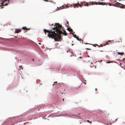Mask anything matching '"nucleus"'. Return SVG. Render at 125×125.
Listing matches in <instances>:
<instances>
[{
    "label": "nucleus",
    "mask_w": 125,
    "mask_h": 125,
    "mask_svg": "<svg viewBox=\"0 0 125 125\" xmlns=\"http://www.w3.org/2000/svg\"><path fill=\"white\" fill-rule=\"evenodd\" d=\"M61 26L57 24H56V27L54 28H55V31H47V32L48 33L47 34V37L49 38H51L54 39L55 41H58L61 40V35L62 34H64L65 36L67 35V33L64 31H61L59 29L61 27Z\"/></svg>",
    "instance_id": "nucleus-1"
},
{
    "label": "nucleus",
    "mask_w": 125,
    "mask_h": 125,
    "mask_svg": "<svg viewBox=\"0 0 125 125\" xmlns=\"http://www.w3.org/2000/svg\"><path fill=\"white\" fill-rule=\"evenodd\" d=\"M9 3V1L7 0H2V1L1 3L0 6H3L6 5Z\"/></svg>",
    "instance_id": "nucleus-2"
},
{
    "label": "nucleus",
    "mask_w": 125,
    "mask_h": 125,
    "mask_svg": "<svg viewBox=\"0 0 125 125\" xmlns=\"http://www.w3.org/2000/svg\"><path fill=\"white\" fill-rule=\"evenodd\" d=\"M113 6L117 7H120L121 8L124 7V5L118 2H117L113 4Z\"/></svg>",
    "instance_id": "nucleus-3"
},
{
    "label": "nucleus",
    "mask_w": 125,
    "mask_h": 125,
    "mask_svg": "<svg viewBox=\"0 0 125 125\" xmlns=\"http://www.w3.org/2000/svg\"><path fill=\"white\" fill-rule=\"evenodd\" d=\"M95 4H98L97 3H96L95 2H92L91 3H89V5H93Z\"/></svg>",
    "instance_id": "nucleus-4"
},
{
    "label": "nucleus",
    "mask_w": 125,
    "mask_h": 125,
    "mask_svg": "<svg viewBox=\"0 0 125 125\" xmlns=\"http://www.w3.org/2000/svg\"><path fill=\"white\" fill-rule=\"evenodd\" d=\"M63 116H70L71 117H72V116H71V115L70 114H64L63 115Z\"/></svg>",
    "instance_id": "nucleus-5"
},
{
    "label": "nucleus",
    "mask_w": 125,
    "mask_h": 125,
    "mask_svg": "<svg viewBox=\"0 0 125 125\" xmlns=\"http://www.w3.org/2000/svg\"><path fill=\"white\" fill-rule=\"evenodd\" d=\"M21 31V29H15V32L16 33H18V32L20 31Z\"/></svg>",
    "instance_id": "nucleus-6"
},
{
    "label": "nucleus",
    "mask_w": 125,
    "mask_h": 125,
    "mask_svg": "<svg viewBox=\"0 0 125 125\" xmlns=\"http://www.w3.org/2000/svg\"><path fill=\"white\" fill-rule=\"evenodd\" d=\"M83 5L85 6H88L89 5V3H88V2H87L86 4H84Z\"/></svg>",
    "instance_id": "nucleus-7"
},
{
    "label": "nucleus",
    "mask_w": 125,
    "mask_h": 125,
    "mask_svg": "<svg viewBox=\"0 0 125 125\" xmlns=\"http://www.w3.org/2000/svg\"><path fill=\"white\" fill-rule=\"evenodd\" d=\"M62 7H60L59 8L58 7H57V9H56V10H60L61 9H62Z\"/></svg>",
    "instance_id": "nucleus-8"
},
{
    "label": "nucleus",
    "mask_w": 125,
    "mask_h": 125,
    "mask_svg": "<svg viewBox=\"0 0 125 125\" xmlns=\"http://www.w3.org/2000/svg\"><path fill=\"white\" fill-rule=\"evenodd\" d=\"M67 29L69 31H72V30L71 29H70L69 28H67Z\"/></svg>",
    "instance_id": "nucleus-9"
},
{
    "label": "nucleus",
    "mask_w": 125,
    "mask_h": 125,
    "mask_svg": "<svg viewBox=\"0 0 125 125\" xmlns=\"http://www.w3.org/2000/svg\"><path fill=\"white\" fill-rule=\"evenodd\" d=\"M118 54H120L121 55H122V54H124V53H120L119 52H118Z\"/></svg>",
    "instance_id": "nucleus-10"
},
{
    "label": "nucleus",
    "mask_w": 125,
    "mask_h": 125,
    "mask_svg": "<svg viewBox=\"0 0 125 125\" xmlns=\"http://www.w3.org/2000/svg\"><path fill=\"white\" fill-rule=\"evenodd\" d=\"M73 35V36L76 39H77V38L76 37V35H73V33H72Z\"/></svg>",
    "instance_id": "nucleus-11"
},
{
    "label": "nucleus",
    "mask_w": 125,
    "mask_h": 125,
    "mask_svg": "<svg viewBox=\"0 0 125 125\" xmlns=\"http://www.w3.org/2000/svg\"><path fill=\"white\" fill-rule=\"evenodd\" d=\"M66 8H67L69 7V5H68V4L67 5H66Z\"/></svg>",
    "instance_id": "nucleus-12"
},
{
    "label": "nucleus",
    "mask_w": 125,
    "mask_h": 125,
    "mask_svg": "<svg viewBox=\"0 0 125 125\" xmlns=\"http://www.w3.org/2000/svg\"><path fill=\"white\" fill-rule=\"evenodd\" d=\"M75 6H77V7H78L77 5L76 4H74V7Z\"/></svg>",
    "instance_id": "nucleus-13"
},
{
    "label": "nucleus",
    "mask_w": 125,
    "mask_h": 125,
    "mask_svg": "<svg viewBox=\"0 0 125 125\" xmlns=\"http://www.w3.org/2000/svg\"><path fill=\"white\" fill-rule=\"evenodd\" d=\"M79 5V6L80 7H82V6L83 5H81V4H78Z\"/></svg>",
    "instance_id": "nucleus-14"
},
{
    "label": "nucleus",
    "mask_w": 125,
    "mask_h": 125,
    "mask_svg": "<svg viewBox=\"0 0 125 125\" xmlns=\"http://www.w3.org/2000/svg\"><path fill=\"white\" fill-rule=\"evenodd\" d=\"M99 5H104L105 4H103V3H99Z\"/></svg>",
    "instance_id": "nucleus-15"
},
{
    "label": "nucleus",
    "mask_w": 125,
    "mask_h": 125,
    "mask_svg": "<svg viewBox=\"0 0 125 125\" xmlns=\"http://www.w3.org/2000/svg\"><path fill=\"white\" fill-rule=\"evenodd\" d=\"M108 5L109 6H111V4L110 3H109Z\"/></svg>",
    "instance_id": "nucleus-16"
},
{
    "label": "nucleus",
    "mask_w": 125,
    "mask_h": 125,
    "mask_svg": "<svg viewBox=\"0 0 125 125\" xmlns=\"http://www.w3.org/2000/svg\"><path fill=\"white\" fill-rule=\"evenodd\" d=\"M78 41H79V39H78V38H77V39H76Z\"/></svg>",
    "instance_id": "nucleus-17"
},
{
    "label": "nucleus",
    "mask_w": 125,
    "mask_h": 125,
    "mask_svg": "<svg viewBox=\"0 0 125 125\" xmlns=\"http://www.w3.org/2000/svg\"><path fill=\"white\" fill-rule=\"evenodd\" d=\"M87 121L88 122H89V120H87Z\"/></svg>",
    "instance_id": "nucleus-18"
},
{
    "label": "nucleus",
    "mask_w": 125,
    "mask_h": 125,
    "mask_svg": "<svg viewBox=\"0 0 125 125\" xmlns=\"http://www.w3.org/2000/svg\"><path fill=\"white\" fill-rule=\"evenodd\" d=\"M62 101H64V99H62Z\"/></svg>",
    "instance_id": "nucleus-19"
},
{
    "label": "nucleus",
    "mask_w": 125,
    "mask_h": 125,
    "mask_svg": "<svg viewBox=\"0 0 125 125\" xmlns=\"http://www.w3.org/2000/svg\"><path fill=\"white\" fill-rule=\"evenodd\" d=\"M71 7H72V5L71 6Z\"/></svg>",
    "instance_id": "nucleus-20"
},
{
    "label": "nucleus",
    "mask_w": 125,
    "mask_h": 125,
    "mask_svg": "<svg viewBox=\"0 0 125 125\" xmlns=\"http://www.w3.org/2000/svg\"><path fill=\"white\" fill-rule=\"evenodd\" d=\"M38 44H41V43H38Z\"/></svg>",
    "instance_id": "nucleus-21"
},
{
    "label": "nucleus",
    "mask_w": 125,
    "mask_h": 125,
    "mask_svg": "<svg viewBox=\"0 0 125 125\" xmlns=\"http://www.w3.org/2000/svg\"><path fill=\"white\" fill-rule=\"evenodd\" d=\"M57 82H54V83H57Z\"/></svg>",
    "instance_id": "nucleus-22"
},
{
    "label": "nucleus",
    "mask_w": 125,
    "mask_h": 125,
    "mask_svg": "<svg viewBox=\"0 0 125 125\" xmlns=\"http://www.w3.org/2000/svg\"><path fill=\"white\" fill-rule=\"evenodd\" d=\"M79 58H81V57H79Z\"/></svg>",
    "instance_id": "nucleus-23"
},
{
    "label": "nucleus",
    "mask_w": 125,
    "mask_h": 125,
    "mask_svg": "<svg viewBox=\"0 0 125 125\" xmlns=\"http://www.w3.org/2000/svg\"><path fill=\"white\" fill-rule=\"evenodd\" d=\"M84 84H86V83H84Z\"/></svg>",
    "instance_id": "nucleus-24"
},
{
    "label": "nucleus",
    "mask_w": 125,
    "mask_h": 125,
    "mask_svg": "<svg viewBox=\"0 0 125 125\" xmlns=\"http://www.w3.org/2000/svg\"><path fill=\"white\" fill-rule=\"evenodd\" d=\"M119 1H120V0H118Z\"/></svg>",
    "instance_id": "nucleus-25"
},
{
    "label": "nucleus",
    "mask_w": 125,
    "mask_h": 125,
    "mask_svg": "<svg viewBox=\"0 0 125 125\" xmlns=\"http://www.w3.org/2000/svg\"><path fill=\"white\" fill-rule=\"evenodd\" d=\"M85 44H87V43H85Z\"/></svg>",
    "instance_id": "nucleus-26"
}]
</instances>
